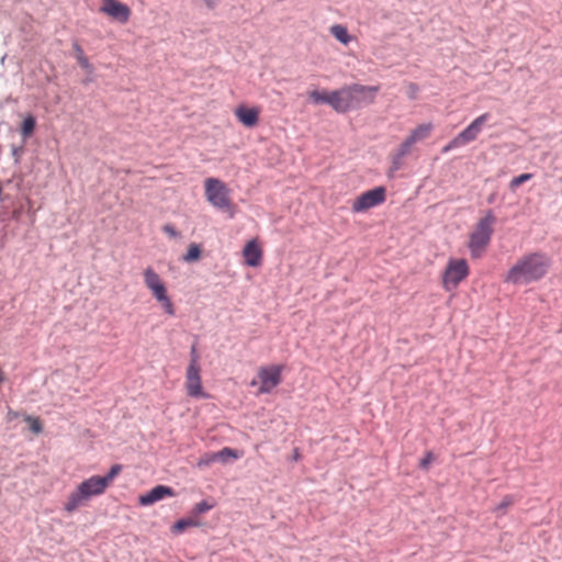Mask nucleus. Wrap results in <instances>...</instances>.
<instances>
[{
	"label": "nucleus",
	"mask_w": 562,
	"mask_h": 562,
	"mask_svg": "<svg viewBox=\"0 0 562 562\" xmlns=\"http://www.w3.org/2000/svg\"><path fill=\"white\" fill-rule=\"evenodd\" d=\"M490 119V113H483L476 119L472 121V123L467 126L462 132H460L457 137L461 142V144L464 146L477 138L480 133L482 132V128L484 124Z\"/></svg>",
	"instance_id": "nucleus-13"
},
{
	"label": "nucleus",
	"mask_w": 562,
	"mask_h": 562,
	"mask_svg": "<svg viewBox=\"0 0 562 562\" xmlns=\"http://www.w3.org/2000/svg\"><path fill=\"white\" fill-rule=\"evenodd\" d=\"M217 457H220V454H215V452L205 453L199 459L196 465L199 468L209 467L210 464L217 462Z\"/></svg>",
	"instance_id": "nucleus-27"
},
{
	"label": "nucleus",
	"mask_w": 562,
	"mask_h": 562,
	"mask_svg": "<svg viewBox=\"0 0 562 562\" xmlns=\"http://www.w3.org/2000/svg\"><path fill=\"white\" fill-rule=\"evenodd\" d=\"M259 114L260 111L258 108H247L245 105H239L235 110L237 120L246 127L256 126L259 122Z\"/></svg>",
	"instance_id": "nucleus-16"
},
{
	"label": "nucleus",
	"mask_w": 562,
	"mask_h": 562,
	"mask_svg": "<svg viewBox=\"0 0 562 562\" xmlns=\"http://www.w3.org/2000/svg\"><path fill=\"white\" fill-rule=\"evenodd\" d=\"M243 257L245 263L249 267H259L261 265L262 249L256 239H251L245 245Z\"/></svg>",
	"instance_id": "nucleus-15"
},
{
	"label": "nucleus",
	"mask_w": 562,
	"mask_h": 562,
	"mask_svg": "<svg viewBox=\"0 0 562 562\" xmlns=\"http://www.w3.org/2000/svg\"><path fill=\"white\" fill-rule=\"evenodd\" d=\"M330 34L341 44L348 45L351 41L355 40L348 32L347 26L342 24H334L329 29Z\"/></svg>",
	"instance_id": "nucleus-18"
},
{
	"label": "nucleus",
	"mask_w": 562,
	"mask_h": 562,
	"mask_svg": "<svg viewBox=\"0 0 562 562\" xmlns=\"http://www.w3.org/2000/svg\"><path fill=\"white\" fill-rule=\"evenodd\" d=\"M209 9H214L218 0H203Z\"/></svg>",
	"instance_id": "nucleus-37"
},
{
	"label": "nucleus",
	"mask_w": 562,
	"mask_h": 562,
	"mask_svg": "<svg viewBox=\"0 0 562 562\" xmlns=\"http://www.w3.org/2000/svg\"><path fill=\"white\" fill-rule=\"evenodd\" d=\"M434 459L432 452L428 451L419 462V468L427 470Z\"/></svg>",
	"instance_id": "nucleus-33"
},
{
	"label": "nucleus",
	"mask_w": 562,
	"mask_h": 562,
	"mask_svg": "<svg viewBox=\"0 0 562 562\" xmlns=\"http://www.w3.org/2000/svg\"><path fill=\"white\" fill-rule=\"evenodd\" d=\"M215 454H220V457L216 458L217 462H223V463L227 462L228 458H233V459L239 458L238 452L235 449H232L228 447H225L222 450L215 452Z\"/></svg>",
	"instance_id": "nucleus-24"
},
{
	"label": "nucleus",
	"mask_w": 562,
	"mask_h": 562,
	"mask_svg": "<svg viewBox=\"0 0 562 562\" xmlns=\"http://www.w3.org/2000/svg\"><path fill=\"white\" fill-rule=\"evenodd\" d=\"M35 126V117L32 114L26 115L21 125V135L23 139H27L33 134Z\"/></svg>",
	"instance_id": "nucleus-20"
},
{
	"label": "nucleus",
	"mask_w": 562,
	"mask_h": 562,
	"mask_svg": "<svg viewBox=\"0 0 562 562\" xmlns=\"http://www.w3.org/2000/svg\"><path fill=\"white\" fill-rule=\"evenodd\" d=\"M122 465L114 464L110 468L106 475L101 476V480L105 483L106 488L112 484L113 480L121 473Z\"/></svg>",
	"instance_id": "nucleus-25"
},
{
	"label": "nucleus",
	"mask_w": 562,
	"mask_h": 562,
	"mask_svg": "<svg viewBox=\"0 0 562 562\" xmlns=\"http://www.w3.org/2000/svg\"><path fill=\"white\" fill-rule=\"evenodd\" d=\"M514 503L515 497L513 495H505L502 502L493 509V512L502 516L506 513L507 508L510 507Z\"/></svg>",
	"instance_id": "nucleus-23"
},
{
	"label": "nucleus",
	"mask_w": 562,
	"mask_h": 562,
	"mask_svg": "<svg viewBox=\"0 0 562 562\" xmlns=\"http://www.w3.org/2000/svg\"><path fill=\"white\" fill-rule=\"evenodd\" d=\"M13 156L15 157V161L18 162L19 159H20V154H19V149L18 148L13 149Z\"/></svg>",
	"instance_id": "nucleus-39"
},
{
	"label": "nucleus",
	"mask_w": 562,
	"mask_h": 562,
	"mask_svg": "<svg viewBox=\"0 0 562 562\" xmlns=\"http://www.w3.org/2000/svg\"><path fill=\"white\" fill-rule=\"evenodd\" d=\"M10 414H12V417H18V413H13V412H10Z\"/></svg>",
	"instance_id": "nucleus-41"
},
{
	"label": "nucleus",
	"mask_w": 562,
	"mask_h": 562,
	"mask_svg": "<svg viewBox=\"0 0 562 562\" xmlns=\"http://www.w3.org/2000/svg\"><path fill=\"white\" fill-rule=\"evenodd\" d=\"M551 263V258L544 252L525 254L508 269L504 282L514 285L538 282L547 276Z\"/></svg>",
	"instance_id": "nucleus-1"
},
{
	"label": "nucleus",
	"mask_w": 562,
	"mask_h": 562,
	"mask_svg": "<svg viewBox=\"0 0 562 562\" xmlns=\"http://www.w3.org/2000/svg\"><path fill=\"white\" fill-rule=\"evenodd\" d=\"M301 459V453H300V450L297 448H295L293 450V456H292V460L293 461H299Z\"/></svg>",
	"instance_id": "nucleus-38"
},
{
	"label": "nucleus",
	"mask_w": 562,
	"mask_h": 562,
	"mask_svg": "<svg viewBox=\"0 0 562 562\" xmlns=\"http://www.w3.org/2000/svg\"><path fill=\"white\" fill-rule=\"evenodd\" d=\"M201 246L199 244L192 243L190 244L187 254L183 256V261L193 262L200 259L201 257Z\"/></svg>",
	"instance_id": "nucleus-21"
},
{
	"label": "nucleus",
	"mask_w": 562,
	"mask_h": 562,
	"mask_svg": "<svg viewBox=\"0 0 562 562\" xmlns=\"http://www.w3.org/2000/svg\"><path fill=\"white\" fill-rule=\"evenodd\" d=\"M283 367L279 364L270 367H261L258 371V379L260 381L259 393H270L282 381Z\"/></svg>",
	"instance_id": "nucleus-9"
},
{
	"label": "nucleus",
	"mask_w": 562,
	"mask_h": 562,
	"mask_svg": "<svg viewBox=\"0 0 562 562\" xmlns=\"http://www.w3.org/2000/svg\"><path fill=\"white\" fill-rule=\"evenodd\" d=\"M196 526H199L198 520H195L193 518H182L173 525L172 530H173V532L180 533L189 527H196Z\"/></svg>",
	"instance_id": "nucleus-22"
},
{
	"label": "nucleus",
	"mask_w": 562,
	"mask_h": 562,
	"mask_svg": "<svg viewBox=\"0 0 562 562\" xmlns=\"http://www.w3.org/2000/svg\"><path fill=\"white\" fill-rule=\"evenodd\" d=\"M463 146L461 142L458 139L457 136H454L446 146L442 148V153H448L454 148Z\"/></svg>",
	"instance_id": "nucleus-31"
},
{
	"label": "nucleus",
	"mask_w": 562,
	"mask_h": 562,
	"mask_svg": "<svg viewBox=\"0 0 562 562\" xmlns=\"http://www.w3.org/2000/svg\"><path fill=\"white\" fill-rule=\"evenodd\" d=\"M308 97L315 104L326 103V104L330 105L331 108H333L334 100H335L334 91L326 92V91L313 90L308 93Z\"/></svg>",
	"instance_id": "nucleus-19"
},
{
	"label": "nucleus",
	"mask_w": 562,
	"mask_h": 562,
	"mask_svg": "<svg viewBox=\"0 0 562 562\" xmlns=\"http://www.w3.org/2000/svg\"><path fill=\"white\" fill-rule=\"evenodd\" d=\"M164 232L166 234H168L170 237H178L179 236V233L176 231V228L171 225V224H166L164 227H162Z\"/></svg>",
	"instance_id": "nucleus-36"
},
{
	"label": "nucleus",
	"mask_w": 562,
	"mask_h": 562,
	"mask_svg": "<svg viewBox=\"0 0 562 562\" xmlns=\"http://www.w3.org/2000/svg\"><path fill=\"white\" fill-rule=\"evenodd\" d=\"M386 199L384 187H376L368 190L353 200L351 211L353 213H363L372 207L381 205Z\"/></svg>",
	"instance_id": "nucleus-8"
},
{
	"label": "nucleus",
	"mask_w": 562,
	"mask_h": 562,
	"mask_svg": "<svg viewBox=\"0 0 562 562\" xmlns=\"http://www.w3.org/2000/svg\"><path fill=\"white\" fill-rule=\"evenodd\" d=\"M106 490L105 483L100 475H92L82 481L75 491H72L64 504V509L71 514L78 508L86 506L92 497L102 495Z\"/></svg>",
	"instance_id": "nucleus-3"
},
{
	"label": "nucleus",
	"mask_w": 562,
	"mask_h": 562,
	"mask_svg": "<svg viewBox=\"0 0 562 562\" xmlns=\"http://www.w3.org/2000/svg\"><path fill=\"white\" fill-rule=\"evenodd\" d=\"M434 130L432 123H423L416 126L411 133L405 137L411 144L415 145L418 142H422L428 138Z\"/></svg>",
	"instance_id": "nucleus-17"
},
{
	"label": "nucleus",
	"mask_w": 562,
	"mask_h": 562,
	"mask_svg": "<svg viewBox=\"0 0 562 562\" xmlns=\"http://www.w3.org/2000/svg\"><path fill=\"white\" fill-rule=\"evenodd\" d=\"M496 221L494 213L490 210L483 217L479 220L473 232L469 236L468 248L472 258H481L488 246L492 235L493 225Z\"/></svg>",
	"instance_id": "nucleus-4"
},
{
	"label": "nucleus",
	"mask_w": 562,
	"mask_h": 562,
	"mask_svg": "<svg viewBox=\"0 0 562 562\" xmlns=\"http://www.w3.org/2000/svg\"><path fill=\"white\" fill-rule=\"evenodd\" d=\"M24 420L30 425V429L34 434H41L43 431V426L38 417L25 416Z\"/></svg>",
	"instance_id": "nucleus-26"
},
{
	"label": "nucleus",
	"mask_w": 562,
	"mask_h": 562,
	"mask_svg": "<svg viewBox=\"0 0 562 562\" xmlns=\"http://www.w3.org/2000/svg\"><path fill=\"white\" fill-rule=\"evenodd\" d=\"M77 61L85 71H87L88 74L93 72V66L91 65L87 56L82 57L81 59H77Z\"/></svg>",
	"instance_id": "nucleus-32"
},
{
	"label": "nucleus",
	"mask_w": 562,
	"mask_h": 562,
	"mask_svg": "<svg viewBox=\"0 0 562 562\" xmlns=\"http://www.w3.org/2000/svg\"><path fill=\"white\" fill-rule=\"evenodd\" d=\"M531 177H532L531 173H522L518 177L513 178L510 181V188L515 189V188L519 187L524 182L528 181Z\"/></svg>",
	"instance_id": "nucleus-30"
},
{
	"label": "nucleus",
	"mask_w": 562,
	"mask_h": 562,
	"mask_svg": "<svg viewBox=\"0 0 562 562\" xmlns=\"http://www.w3.org/2000/svg\"><path fill=\"white\" fill-rule=\"evenodd\" d=\"M4 381V373L0 370V383Z\"/></svg>",
	"instance_id": "nucleus-40"
},
{
	"label": "nucleus",
	"mask_w": 562,
	"mask_h": 562,
	"mask_svg": "<svg viewBox=\"0 0 562 562\" xmlns=\"http://www.w3.org/2000/svg\"><path fill=\"white\" fill-rule=\"evenodd\" d=\"M379 90V86H363L360 83H352L334 90L333 110L344 114L366 104H371L374 102Z\"/></svg>",
	"instance_id": "nucleus-2"
},
{
	"label": "nucleus",
	"mask_w": 562,
	"mask_h": 562,
	"mask_svg": "<svg viewBox=\"0 0 562 562\" xmlns=\"http://www.w3.org/2000/svg\"><path fill=\"white\" fill-rule=\"evenodd\" d=\"M419 91V88L416 83L411 82L408 85V97L409 99L414 100L417 98V93Z\"/></svg>",
	"instance_id": "nucleus-34"
},
{
	"label": "nucleus",
	"mask_w": 562,
	"mask_h": 562,
	"mask_svg": "<svg viewBox=\"0 0 562 562\" xmlns=\"http://www.w3.org/2000/svg\"><path fill=\"white\" fill-rule=\"evenodd\" d=\"M205 198L217 210L227 212L231 217L235 215V206L231 199V189L217 178H207L204 181Z\"/></svg>",
	"instance_id": "nucleus-5"
},
{
	"label": "nucleus",
	"mask_w": 562,
	"mask_h": 562,
	"mask_svg": "<svg viewBox=\"0 0 562 562\" xmlns=\"http://www.w3.org/2000/svg\"><path fill=\"white\" fill-rule=\"evenodd\" d=\"M143 277L146 288L151 292L156 301L160 303L165 313L169 316H173L176 314L173 303L168 296L167 288L159 274L154 270V268L147 267L143 272Z\"/></svg>",
	"instance_id": "nucleus-7"
},
{
	"label": "nucleus",
	"mask_w": 562,
	"mask_h": 562,
	"mask_svg": "<svg viewBox=\"0 0 562 562\" xmlns=\"http://www.w3.org/2000/svg\"><path fill=\"white\" fill-rule=\"evenodd\" d=\"M175 495L176 493L173 488L166 485H157L146 494L139 496V504L142 506H149L165 497H171Z\"/></svg>",
	"instance_id": "nucleus-14"
},
{
	"label": "nucleus",
	"mask_w": 562,
	"mask_h": 562,
	"mask_svg": "<svg viewBox=\"0 0 562 562\" xmlns=\"http://www.w3.org/2000/svg\"><path fill=\"white\" fill-rule=\"evenodd\" d=\"M214 504H210L207 501H201L196 503L192 509L193 515L198 516L212 509Z\"/></svg>",
	"instance_id": "nucleus-28"
},
{
	"label": "nucleus",
	"mask_w": 562,
	"mask_h": 562,
	"mask_svg": "<svg viewBox=\"0 0 562 562\" xmlns=\"http://www.w3.org/2000/svg\"><path fill=\"white\" fill-rule=\"evenodd\" d=\"M470 274V267L463 258H450L441 274V285L445 291L453 292Z\"/></svg>",
	"instance_id": "nucleus-6"
},
{
	"label": "nucleus",
	"mask_w": 562,
	"mask_h": 562,
	"mask_svg": "<svg viewBox=\"0 0 562 562\" xmlns=\"http://www.w3.org/2000/svg\"><path fill=\"white\" fill-rule=\"evenodd\" d=\"M188 367L201 368L200 366V355L198 352L196 345H193L190 350V363Z\"/></svg>",
	"instance_id": "nucleus-29"
},
{
	"label": "nucleus",
	"mask_w": 562,
	"mask_h": 562,
	"mask_svg": "<svg viewBox=\"0 0 562 562\" xmlns=\"http://www.w3.org/2000/svg\"><path fill=\"white\" fill-rule=\"evenodd\" d=\"M72 48L75 50L76 59H81L86 56L82 47L78 44V42L72 43Z\"/></svg>",
	"instance_id": "nucleus-35"
},
{
	"label": "nucleus",
	"mask_w": 562,
	"mask_h": 562,
	"mask_svg": "<svg viewBox=\"0 0 562 562\" xmlns=\"http://www.w3.org/2000/svg\"><path fill=\"white\" fill-rule=\"evenodd\" d=\"M100 11L121 24L128 22L132 11L130 7L119 0H101Z\"/></svg>",
	"instance_id": "nucleus-10"
},
{
	"label": "nucleus",
	"mask_w": 562,
	"mask_h": 562,
	"mask_svg": "<svg viewBox=\"0 0 562 562\" xmlns=\"http://www.w3.org/2000/svg\"><path fill=\"white\" fill-rule=\"evenodd\" d=\"M187 394L193 398H210V394L203 391L201 368L188 367L186 372Z\"/></svg>",
	"instance_id": "nucleus-11"
},
{
	"label": "nucleus",
	"mask_w": 562,
	"mask_h": 562,
	"mask_svg": "<svg viewBox=\"0 0 562 562\" xmlns=\"http://www.w3.org/2000/svg\"><path fill=\"white\" fill-rule=\"evenodd\" d=\"M413 144H411L406 138L398 145V147L390 154V168H389V177H393L395 172L401 170L404 166L405 158L409 156L413 151Z\"/></svg>",
	"instance_id": "nucleus-12"
}]
</instances>
